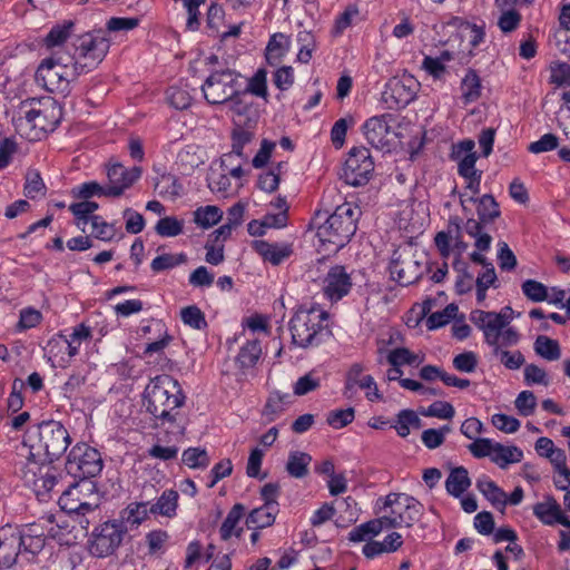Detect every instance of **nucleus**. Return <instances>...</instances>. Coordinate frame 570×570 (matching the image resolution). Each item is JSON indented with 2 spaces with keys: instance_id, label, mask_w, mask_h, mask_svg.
<instances>
[{
  "instance_id": "obj_1",
  "label": "nucleus",
  "mask_w": 570,
  "mask_h": 570,
  "mask_svg": "<svg viewBox=\"0 0 570 570\" xmlns=\"http://www.w3.org/2000/svg\"><path fill=\"white\" fill-rule=\"evenodd\" d=\"M184 402L185 395L178 382L166 374L151 379L144 391V406L157 426L175 422L177 413L174 411Z\"/></svg>"
},
{
  "instance_id": "obj_2",
  "label": "nucleus",
  "mask_w": 570,
  "mask_h": 570,
  "mask_svg": "<svg viewBox=\"0 0 570 570\" xmlns=\"http://www.w3.org/2000/svg\"><path fill=\"white\" fill-rule=\"evenodd\" d=\"M361 216L358 206L344 203L317 227V237L326 250L336 253L344 247L356 232V223Z\"/></svg>"
},
{
  "instance_id": "obj_3",
  "label": "nucleus",
  "mask_w": 570,
  "mask_h": 570,
  "mask_svg": "<svg viewBox=\"0 0 570 570\" xmlns=\"http://www.w3.org/2000/svg\"><path fill=\"white\" fill-rule=\"evenodd\" d=\"M18 126H29L35 132L31 140L40 139L47 132H52L62 118V108L52 97L30 98L20 104Z\"/></svg>"
},
{
  "instance_id": "obj_4",
  "label": "nucleus",
  "mask_w": 570,
  "mask_h": 570,
  "mask_svg": "<svg viewBox=\"0 0 570 570\" xmlns=\"http://www.w3.org/2000/svg\"><path fill=\"white\" fill-rule=\"evenodd\" d=\"M328 314L316 306H301L289 321V331L294 345L308 348L320 345L324 336L330 334L324 322Z\"/></svg>"
},
{
  "instance_id": "obj_5",
  "label": "nucleus",
  "mask_w": 570,
  "mask_h": 570,
  "mask_svg": "<svg viewBox=\"0 0 570 570\" xmlns=\"http://www.w3.org/2000/svg\"><path fill=\"white\" fill-rule=\"evenodd\" d=\"M83 73V67L73 57L55 53L43 59L36 71V81L49 92L68 91L70 81Z\"/></svg>"
},
{
  "instance_id": "obj_6",
  "label": "nucleus",
  "mask_w": 570,
  "mask_h": 570,
  "mask_svg": "<svg viewBox=\"0 0 570 570\" xmlns=\"http://www.w3.org/2000/svg\"><path fill=\"white\" fill-rule=\"evenodd\" d=\"M77 57L73 61H79L83 67V73L96 68L107 56L110 48V40L107 31L102 29L85 32L73 42Z\"/></svg>"
},
{
  "instance_id": "obj_7",
  "label": "nucleus",
  "mask_w": 570,
  "mask_h": 570,
  "mask_svg": "<svg viewBox=\"0 0 570 570\" xmlns=\"http://www.w3.org/2000/svg\"><path fill=\"white\" fill-rule=\"evenodd\" d=\"M39 450L43 451L42 462L58 460L70 445L71 439L67 429L55 420L43 421L38 425Z\"/></svg>"
},
{
  "instance_id": "obj_8",
  "label": "nucleus",
  "mask_w": 570,
  "mask_h": 570,
  "mask_svg": "<svg viewBox=\"0 0 570 570\" xmlns=\"http://www.w3.org/2000/svg\"><path fill=\"white\" fill-rule=\"evenodd\" d=\"M127 528L122 522L107 521L95 528L89 540V552L96 558H106L120 547Z\"/></svg>"
},
{
  "instance_id": "obj_9",
  "label": "nucleus",
  "mask_w": 570,
  "mask_h": 570,
  "mask_svg": "<svg viewBox=\"0 0 570 570\" xmlns=\"http://www.w3.org/2000/svg\"><path fill=\"white\" fill-rule=\"evenodd\" d=\"M66 470L70 475L82 481L95 478L102 470L101 455L87 444H77L68 455Z\"/></svg>"
},
{
  "instance_id": "obj_10",
  "label": "nucleus",
  "mask_w": 570,
  "mask_h": 570,
  "mask_svg": "<svg viewBox=\"0 0 570 570\" xmlns=\"http://www.w3.org/2000/svg\"><path fill=\"white\" fill-rule=\"evenodd\" d=\"M238 75L230 69L212 72L204 83L202 91L210 105H222L238 94Z\"/></svg>"
},
{
  "instance_id": "obj_11",
  "label": "nucleus",
  "mask_w": 570,
  "mask_h": 570,
  "mask_svg": "<svg viewBox=\"0 0 570 570\" xmlns=\"http://www.w3.org/2000/svg\"><path fill=\"white\" fill-rule=\"evenodd\" d=\"M92 491V482L82 481L80 483H75L62 492L58 501L60 508L65 512L68 514H76L80 518L79 523L82 528H87L89 524V520L86 518V514L94 512L98 508L97 502L88 501L85 498Z\"/></svg>"
},
{
  "instance_id": "obj_12",
  "label": "nucleus",
  "mask_w": 570,
  "mask_h": 570,
  "mask_svg": "<svg viewBox=\"0 0 570 570\" xmlns=\"http://www.w3.org/2000/svg\"><path fill=\"white\" fill-rule=\"evenodd\" d=\"M374 171L371 153L365 147L353 148L345 160L342 178L347 185L363 186L368 183Z\"/></svg>"
},
{
  "instance_id": "obj_13",
  "label": "nucleus",
  "mask_w": 570,
  "mask_h": 570,
  "mask_svg": "<svg viewBox=\"0 0 570 570\" xmlns=\"http://www.w3.org/2000/svg\"><path fill=\"white\" fill-rule=\"evenodd\" d=\"M419 83L410 75L391 79L382 92V100L389 109H401L406 107L416 96Z\"/></svg>"
},
{
  "instance_id": "obj_14",
  "label": "nucleus",
  "mask_w": 570,
  "mask_h": 570,
  "mask_svg": "<svg viewBox=\"0 0 570 570\" xmlns=\"http://www.w3.org/2000/svg\"><path fill=\"white\" fill-rule=\"evenodd\" d=\"M384 508H391V513L399 515L402 525L410 528L423 514V504L405 493H390L385 497Z\"/></svg>"
},
{
  "instance_id": "obj_15",
  "label": "nucleus",
  "mask_w": 570,
  "mask_h": 570,
  "mask_svg": "<svg viewBox=\"0 0 570 570\" xmlns=\"http://www.w3.org/2000/svg\"><path fill=\"white\" fill-rule=\"evenodd\" d=\"M393 120V115L383 114L368 118L362 126L363 135L367 142L376 148H390L392 144L390 121Z\"/></svg>"
},
{
  "instance_id": "obj_16",
  "label": "nucleus",
  "mask_w": 570,
  "mask_h": 570,
  "mask_svg": "<svg viewBox=\"0 0 570 570\" xmlns=\"http://www.w3.org/2000/svg\"><path fill=\"white\" fill-rule=\"evenodd\" d=\"M501 320L502 316L497 315V312L473 309L470 313V321L482 331L485 343L492 348L500 344L501 330L505 327Z\"/></svg>"
},
{
  "instance_id": "obj_17",
  "label": "nucleus",
  "mask_w": 570,
  "mask_h": 570,
  "mask_svg": "<svg viewBox=\"0 0 570 570\" xmlns=\"http://www.w3.org/2000/svg\"><path fill=\"white\" fill-rule=\"evenodd\" d=\"M141 175L140 167L127 169L121 164H114L107 169V196L119 197L129 188Z\"/></svg>"
},
{
  "instance_id": "obj_18",
  "label": "nucleus",
  "mask_w": 570,
  "mask_h": 570,
  "mask_svg": "<svg viewBox=\"0 0 570 570\" xmlns=\"http://www.w3.org/2000/svg\"><path fill=\"white\" fill-rule=\"evenodd\" d=\"M352 288L351 275L342 265L333 266L323 282L324 295L332 302L342 299Z\"/></svg>"
},
{
  "instance_id": "obj_19",
  "label": "nucleus",
  "mask_w": 570,
  "mask_h": 570,
  "mask_svg": "<svg viewBox=\"0 0 570 570\" xmlns=\"http://www.w3.org/2000/svg\"><path fill=\"white\" fill-rule=\"evenodd\" d=\"M21 552V540L18 531L11 527L0 529V570L12 568Z\"/></svg>"
},
{
  "instance_id": "obj_20",
  "label": "nucleus",
  "mask_w": 570,
  "mask_h": 570,
  "mask_svg": "<svg viewBox=\"0 0 570 570\" xmlns=\"http://www.w3.org/2000/svg\"><path fill=\"white\" fill-rule=\"evenodd\" d=\"M390 274L392 279L401 286H409L422 277L423 271L421 264L414 258L399 257L391 262Z\"/></svg>"
},
{
  "instance_id": "obj_21",
  "label": "nucleus",
  "mask_w": 570,
  "mask_h": 570,
  "mask_svg": "<svg viewBox=\"0 0 570 570\" xmlns=\"http://www.w3.org/2000/svg\"><path fill=\"white\" fill-rule=\"evenodd\" d=\"M91 337L90 327L85 325L83 323L76 326L70 334V337L67 338L62 334H58L56 337L51 338L48 342L49 352L52 353L55 348H66L68 355L70 357L75 356L79 352L80 344L83 340H88Z\"/></svg>"
},
{
  "instance_id": "obj_22",
  "label": "nucleus",
  "mask_w": 570,
  "mask_h": 570,
  "mask_svg": "<svg viewBox=\"0 0 570 570\" xmlns=\"http://www.w3.org/2000/svg\"><path fill=\"white\" fill-rule=\"evenodd\" d=\"M474 146L473 140L464 139L452 147L451 159L459 160L458 171L462 177H468V175H475V173H479L475 169L478 156L473 150Z\"/></svg>"
},
{
  "instance_id": "obj_23",
  "label": "nucleus",
  "mask_w": 570,
  "mask_h": 570,
  "mask_svg": "<svg viewBox=\"0 0 570 570\" xmlns=\"http://www.w3.org/2000/svg\"><path fill=\"white\" fill-rule=\"evenodd\" d=\"M533 514L547 525L556 523L570 525V519L562 513L560 504L552 497H547L543 502H538L533 507Z\"/></svg>"
},
{
  "instance_id": "obj_24",
  "label": "nucleus",
  "mask_w": 570,
  "mask_h": 570,
  "mask_svg": "<svg viewBox=\"0 0 570 570\" xmlns=\"http://www.w3.org/2000/svg\"><path fill=\"white\" fill-rule=\"evenodd\" d=\"M469 200L476 204L478 222L488 225L501 216L500 206L491 194L480 198L470 197Z\"/></svg>"
},
{
  "instance_id": "obj_25",
  "label": "nucleus",
  "mask_w": 570,
  "mask_h": 570,
  "mask_svg": "<svg viewBox=\"0 0 570 570\" xmlns=\"http://www.w3.org/2000/svg\"><path fill=\"white\" fill-rule=\"evenodd\" d=\"M254 248L264 261L269 262L273 265L281 264L292 254L291 246L271 244L265 240H255Z\"/></svg>"
},
{
  "instance_id": "obj_26",
  "label": "nucleus",
  "mask_w": 570,
  "mask_h": 570,
  "mask_svg": "<svg viewBox=\"0 0 570 570\" xmlns=\"http://www.w3.org/2000/svg\"><path fill=\"white\" fill-rule=\"evenodd\" d=\"M475 485L497 510L501 512L504 511L507 507V494L495 484V482L487 476H482L476 480Z\"/></svg>"
},
{
  "instance_id": "obj_27",
  "label": "nucleus",
  "mask_w": 570,
  "mask_h": 570,
  "mask_svg": "<svg viewBox=\"0 0 570 570\" xmlns=\"http://www.w3.org/2000/svg\"><path fill=\"white\" fill-rule=\"evenodd\" d=\"M485 226L474 218H468L462 227L466 235L475 239L474 246L479 252H488L492 244V236L484 230Z\"/></svg>"
},
{
  "instance_id": "obj_28",
  "label": "nucleus",
  "mask_w": 570,
  "mask_h": 570,
  "mask_svg": "<svg viewBox=\"0 0 570 570\" xmlns=\"http://www.w3.org/2000/svg\"><path fill=\"white\" fill-rule=\"evenodd\" d=\"M278 509H273L268 505H262L253 509L246 518V525L248 529L259 530L273 525L275 522Z\"/></svg>"
},
{
  "instance_id": "obj_29",
  "label": "nucleus",
  "mask_w": 570,
  "mask_h": 570,
  "mask_svg": "<svg viewBox=\"0 0 570 570\" xmlns=\"http://www.w3.org/2000/svg\"><path fill=\"white\" fill-rule=\"evenodd\" d=\"M471 485L468 470L463 466L452 469L446 481L445 488L449 494L460 498Z\"/></svg>"
},
{
  "instance_id": "obj_30",
  "label": "nucleus",
  "mask_w": 570,
  "mask_h": 570,
  "mask_svg": "<svg viewBox=\"0 0 570 570\" xmlns=\"http://www.w3.org/2000/svg\"><path fill=\"white\" fill-rule=\"evenodd\" d=\"M262 355V346L258 340L247 341L239 350L236 356V364L245 372L256 365Z\"/></svg>"
},
{
  "instance_id": "obj_31",
  "label": "nucleus",
  "mask_w": 570,
  "mask_h": 570,
  "mask_svg": "<svg viewBox=\"0 0 570 570\" xmlns=\"http://www.w3.org/2000/svg\"><path fill=\"white\" fill-rule=\"evenodd\" d=\"M312 462V456L308 453L301 451H292L288 454L286 463V472L295 479L305 478L308 474V466Z\"/></svg>"
},
{
  "instance_id": "obj_32",
  "label": "nucleus",
  "mask_w": 570,
  "mask_h": 570,
  "mask_svg": "<svg viewBox=\"0 0 570 570\" xmlns=\"http://www.w3.org/2000/svg\"><path fill=\"white\" fill-rule=\"evenodd\" d=\"M522 456V451L517 446H505L500 443H494L491 461L501 469H504L511 463L520 462Z\"/></svg>"
},
{
  "instance_id": "obj_33",
  "label": "nucleus",
  "mask_w": 570,
  "mask_h": 570,
  "mask_svg": "<svg viewBox=\"0 0 570 570\" xmlns=\"http://www.w3.org/2000/svg\"><path fill=\"white\" fill-rule=\"evenodd\" d=\"M178 492L173 489L164 491L157 502L149 508V512L168 518L174 517L178 505Z\"/></svg>"
},
{
  "instance_id": "obj_34",
  "label": "nucleus",
  "mask_w": 570,
  "mask_h": 570,
  "mask_svg": "<svg viewBox=\"0 0 570 570\" xmlns=\"http://www.w3.org/2000/svg\"><path fill=\"white\" fill-rule=\"evenodd\" d=\"M286 37L283 33L273 35L265 50V58L268 65L277 66L283 57L286 55L288 47L285 46L284 41H286Z\"/></svg>"
},
{
  "instance_id": "obj_35",
  "label": "nucleus",
  "mask_w": 570,
  "mask_h": 570,
  "mask_svg": "<svg viewBox=\"0 0 570 570\" xmlns=\"http://www.w3.org/2000/svg\"><path fill=\"white\" fill-rule=\"evenodd\" d=\"M461 91L464 104L476 101L480 98L481 79L475 70H468L461 82Z\"/></svg>"
},
{
  "instance_id": "obj_36",
  "label": "nucleus",
  "mask_w": 570,
  "mask_h": 570,
  "mask_svg": "<svg viewBox=\"0 0 570 570\" xmlns=\"http://www.w3.org/2000/svg\"><path fill=\"white\" fill-rule=\"evenodd\" d=\"M534 351L539 356L548 361H557L561 356V348L558 341L546 335H539L535 338Z\"/></svg>"
},
{
  "instance_id": "obj_37",
  "label": "nucleus",
  "mask_w": 570,
  "mask_h": 570,
  "mask_svg": "<svg viewBox=\"0 0 570 570\" xmlns=\"http://www.w3.org/2000/svg\"><path fill=\"white\" fill-rule=\"evenodd\" d=\"M245 508L240 503H236L227 513V517L223 521L219 528V535L223 541H227L232 538L236 525L244 515Z\"/></svg>"
},
{
  "instance_id": "obj_38",
  "label": "nucleus",
  "mask_w": 570,
  "mask_h": 570,
  "mask_svg": "<svg viewBox=\"0 0 570 570\" xmlns=\"http://www.w3.org/2000/svg\"><path fill=\"white\" fill-rule=\"evenodd\" d=\"M73 26L71 20L53 26L45 39L46 46L52 48L62 45L71 36Z\"/></svg>"
},
{
  "instance_id": "obj_39",
  "label": "nucleus",
  "mask_w": 570,
  "mask_h": 570,
  "mask_svg": "<svg viewBox=\"0 0 570 570\" xmlns=\"http://www.w3.org/2000/svg\"><path fill=\"white\" fill-rule=\"evenodd\" d=\"M181 461L190 469H205L210 463L207 451L200 448L186 449L181 454Z\"/></svg>"
},
{
  "instance_id": "obj_40",
  "label": "nucleus",
  "mask_w": 570,
  "mask_h": 570,
  "mask_svg": "<svg viewBox=\"0 0 570 570\" xmlns=\"http://www.w3.org/2000/svg\"><path fill=\"white\" fill-rule=\"evenodd\" d=\"M222 215L223 213L217 206L208 205L195 210L194 220L198 226L209 228L222 219Z\"/></svg>"
},
{
  "instance_id": "obj_41",
  "label": "nucleus",
  "mask_w": 570,
  "mask_h": 570,
  "mask_svg": "<svg viewBox=\"0 0 570 570\" xmlns=\"http://www.w3.org/2000/svg\"><path fill=\"white\" fill-rule=\"evenodd\" d=\"M155 190L160 196H169L176 198L181 193V185L176 176L171 174H163L155 183Z\"/></svg>"
},
{
  "instance_id": "obj_42",
  "label": "nucleus",
  "mask_w": 570,
  "mask_h": 570,
  "mask_svg": "<svg viewBox=\"0 0 570 570\" xmlns=\"http://www.w3.org/2000/svg\"><path fill=\"white\" fill-rule=\"evenodd\" d=\"M180 317L184 324L190 326L194 330H205L207 327V321L205 314L196 305H190L181 308Z\"/></svg>"
},
{
  "instance_id": "obj_43",
  "label": "nucleus",
  "mask_w": 570,
  "mask_h": 570,
  "mask_svg": "<svg viewBox=\"0 0 570 570\" xmlns=\"http://www.w3.org/2000/svg\"><path fill=\"white\" fill-rule=\"evenodd\" d=\"M187 259L185 254H163L157 257H155L150 264V268L155 273L164 272L167 269H171L183 263H185Z\"/></svg>"
},
{
  "instance_id": "obj_44",
  "label": "nucleus",
  "mask_w": 570,
  "mask_h": 570,
  "mask_svg": "<svg viewBox=\"0 0 570 570\" xmlns=\"http://www.w3.org/2000/svg\"><path fill=\"white\" fill-rule=\"evenodd\" d=\"M167 100L175 109L185 110L191 105L193 97L187 89L171 86L167 90Z\"/></svg>"
},
{
  "instance_id": "obj_45",
  "label": "nucleus",
  "mask_w": 570,
  "mask_h": 570,
  "mask_svg": "<svg viewBox=\"0 0 570 570\" xmlns=\"http://www.w3.org/2000/svg\"><path fill=\"white\" fill-rule=\"evenodd\" d=\"M46 185L36 170H29L26 175V184L23 188L24 196L35 199L39 195H45Z\"/></svg>"
},
{
  "instance_id": "obj_46",
  "label": "nucleus",
  "mask_w": 570,
  "mask_h": 570,
  "mask_svg": "<svg viewBox=\"0 0 570 570\" xmlns=\"http://www.w3.org/2000/svg\"><path fill=\"white\" fill-rule=\"evenodd\" d=\"M155 230L161 237H175L183 233V222L167 216L157 222Z\"/></svg>"
},
{
  "instance_id": "obj_47",
  "label": "nucleus",
  "mask_w": 570,
  "mask_h": 570,
  "mask_svg": "<svg viewBox=\"0 0 570 570\" xmlns=\"http://www.w3.org/2000/svg\"><path fill=\"white\" fill-rule=\"evenodd\" d=\"M456 313L458 306L455 304H449L443 311L432 313L426 321V326L429 330L442 327L453 320Z\"/></svg>"
},
{
  "instance_id": "obj_48",
  "label": "nucleus",
  "mask_w": 570,
  "mask_h": 570,
  "mask_svg": "<svg viewBox=\"0 0 570 570\" xmlns=\"http://www.w3.org/2000/svg\"><path fill=\"white\" fill-rule=\"evenodd\" d=\"M381 532L380 521L370 520L355 527L348 533V540L352 542H362L370 535H376Z\"/></svg>"
},
{
  "instance_id": "obj_49",
  "label": "nucleus",
  "mask_w": 570,
  "mask_h": 570,
  "mask_svg": "<svg viewBox=\"0 0 570 570\" xmlns=\"http://www.w3.org/2000/svg\"><path fill=\"white\" fill-rule=\"evenodd\" d=\"M99 208L98 203L85 199L80 203H73L69 206V210L77 218L78 223L87 224L90 222L94 213Z\"/></svg>"
},
{
  "instance_id": "obj_50",
  "label": "nucleus",
  "mask_w": 570,
  "mask_h": 570,
  "mask_svg": "<svg viewBox=\"0 0 570 570\" xmlns=\"http://www.w3.org/2000/svg\"><path fill=\"white\" fill-rule=\"evenodd\" d=\"M421 414L428 417H438L442 420H451L454 414V407L445 401L433 402L428 409L422 410Z\"/></svg>"
},
{
  "instance_id": "obj_51",
  "label": "nucleus",
  "mask_w": 570,
  "mask_h": 570,
  "mask_svg": "<svg viewBox=\"0 0 570 570\" xmlns=\"http://www.w3.org/2000/svg\"><path fill=\"white\" fill-rule=\"evenodd\" d=\"M267 72L265 69H258L249 79L246 94H252L257 97L266 99L267 97Z\"/></svg>"
},
{
  "instance_id": "obj_52",
  "label": "nucleus",
  "mask_w": 570,
  "mask_h": 570,
  "mask_svg": "<svg viewBox=\"0 0 570 570\" xmlns=\"http://www.w3.org/2000/svg\"><path fill=\"white\" fill-rule=\"evenodd\" d=\"M246 96L247 94L245 91L240 92L238 90V94H236V96L227 101L229 104L230 110L238 117V119L234 120L238 127L245 124L242 117L252 109V105L245 100Z\"/></svg>"
},
{
  "instance_id": "obj_53",
  "label": "nucleus",
  "mask_w": 570,
  "mask_h": 570,
  "mask_svg": "<svg viewBox=\"0 0 570 570\" xmlns=\"http://www.w3.org/2000/svg\"><path fill=\"white\" fill-rule=\"evenodd\" d=\"M492 350L493 354L500 357L501 363L509 370H518L524 363V357L520 351L511 353L500 348V344Z\"/></svg>"
},
{
  "instance_id": "obj_54",
  "label": "nucleus",
  "mask_w": 570,
  "mask_h": 570,
  "mask_svg": "<svg viewBox=\"0 0 570 570\" xmlns=\"http://www.w3.org/2000/svg\"><path fill=\"white\" fill-rule=\"evenodd\" d=\"M297 41L302 43L297 53V60L302 63H308L315 49L314 38L309 32L301 31L297 35Z\"/></svg>"
},
{
  "instance_id": "obj_55",
  "label": "nucleus",
  "mask_w": 570,
  "mask_h": 570,
  "mask_svg": "<svg viewBox=\"0 0 570 570\" xmlns=\"http://www.w3.org/2000/svg\"><path fill=\"white\" fill-rule=\"evenodd\" d=\"M522 292L532 302H542L548 297L547 287L534 279L523 282Z\"/></svg>"
},
{
  "instance_id": "obj_56",
  "label": "nucleus",
  "mask_w": 570,
  "mask_h": 570,
  "mask_svg": "<svg viewBox=\"0 0 570 570\" xmlns=\"http://www.w3.org/2000/svg\"><path fill=\"white\" fill-rule=\"evenodd\" d=\"M514 405L522 416L533 414L537 406V397L531 391H522L515 399Z\"/></svg>"
},
{
  "instance_id": "obj_57",
  "label": "nucleus",
  "mask_w": 570,
  "mask_h": 570,
  "mask_svg": "<svg viewBox=\"0 0 570 570\" xmlns=\"http://www.w3.org/2000/svg\"><path fill=\"white\" fill-rule=\"evenodd\" d=\"M73 195L81 199H89L92 196H107V186L102 187L97 181H87L73 188Z\"/></svg>"
},
{
  "instance_id": "obj_58",
  "label": "nucleus",
  "mask_w": 570,
  "mask_h": 570,
  "mask_svg": "<svg viewBox=\"0 0 570 570\" xmlns=\"http://www.w3.org/2000/svg\"><path fill=\"white\" fill-rule=\"evenodd\" d=\"M354 420V409L331 411L327 414L326 422L334 429H342Z\"/></svg>"
},
{
  "instance_id": "obj_59",
  "label": "nucleus",
  "mask_w": 570,
  "mask_h": 570,
  "mask_svg": "<svg viewBox=\"0 0 570 570\" xmlns=\"http://www.w3.org/2000/svg\"><path fill=\"white\" fill-rule=\"evenodd\" d=\"M524 382L527 385L541 384L544 386L549 385V379L547 372L535 364H528L524 367Z\"/></svg>"
},
{
  "instance_id": "obj_60",
  "label": "nucleus",
  "mask_w": 570,
  "mask_h": 570,
  "mask_svg": "<svg viewBox=\"0 0 570 570\" xmlns=\"http://www.w3.org/2000/svg\"><path fill=\"white\" fill-rule=\"evenodd\" d=\"M559 146V139L553 134H544L537 141L529 145L528 150L532 154H541L556 149Z\"/></svg>"
},
{
  "instance_id": "obj_61",
  "label": "nucleus",
  "mask_w": 570,
  "mask_h": 570,
  "mask_svg": "<svg viewBox=\"0 0 570 570\" xmlns=\"http://www.w3.org/2000/svg\"><path fill=\"white\" fill-rule=\"evenodd\" d=\"M478 365V358L474 352H463L453 358L455 370L464 373H472Z\"/></svg>"
},
{
  "instance_id": "obj_62",
  "label": "nucleus",
  "mask_w": 570,
  "mask_h": 570,
  "mask_svg": "<svg viewBox=\"0 0 570 570\" xmlns=\"http://www.w3.org/2000/svg\"><path fill=\"white\" fill-rule=\"evenodd\" d=\"M491 422L493 426L504 433H514L520 428V421L518 419L502 413L492 415Z\"/></svg>"
},
{
  "instance_id": "obj_63",
  "label": "nucleus",
  "mask_w": 570,
  "mask_h": 570,
  "mask_svg": "<svg viewBox=\"0 0 570 570\" xmlns=\"http://www.w3.org/2000/svg\"><path fill=\"white\" fill-rule=\"evenodd\" d=\"M208 188L222 196L226 197L230 189V179L226 174L212 173L208 178Z\"/></svg>"
},
{
  "instance_id": "obj_64",
  "label": "nucleus",
  "mask_w": 570,
  "mask_h": 570,
  "mask_svg": "<svg viewBox=\"0 0 570 570\" xmlns=\"http://www.w3.org/2000/svg\"><path fill=\"white\" fill-rule=\"evenodd\" d=\"M550 80L558 86H570V65L558 62L551 66Z\"/></svg>"
}]
</instances>
